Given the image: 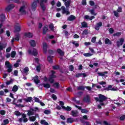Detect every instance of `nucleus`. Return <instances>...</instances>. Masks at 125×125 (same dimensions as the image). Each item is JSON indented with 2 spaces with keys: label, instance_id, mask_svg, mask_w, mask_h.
<instances>
[{
  "label": "nucleus",
  "instance_id": "obj_55",
  "mask_svg": "<svg viewBox=\"0 0 125 125\" xmlns=\"http://www.w3.org/2000/svg\"><path fill=\"white\" fill-rule=\"evenodd\" d=\"M69 71H74V66L73 65H70L69 66Z\"/></svg>",
  "mask_w": 125,
  "mask_h": 125
},
{
  "label": "nucleus",
  "instance_id": "obj_21",
  "mask_svg": "<svg viewBox=\"0 0 125 125\" xmlns=\"http://www.w3.org/2000/svg\"><path fill=\"white\" fill-rule=\"evenodd\" d=\"M24 36L26 38H33V34L31 32L25 33L24 34Z\"/></svg>",
  "mask_w": 125,
  "mask_h": 125
},
{
  "label": "nucleus",
  "instance_id": "obj_5",
  "mask_svg": "<svg viewBox=\"0 0 125 125\" xmlns=\"http://www.w3.org/2000/svg\"><path fill=\"white\" fill-rule=\"evenodd\" d=\"M104 90H107L109 91V90H111V91H117V89L116 88L113 87L112 85H109L107 87L104 88Z\"/></svg>",
  "mask_w": 125,
  "mask_h": 125
},
{
  "label": "nucleus",
  "instance_id": "obj_56",
  "mask_svg": "<svg viewBox=\"0 0 125 125\" xmlns=\"http://www.w3.org/2000/svg\"><path fill=\"white\" fill-rule=\"evenodd\" d=\"M44 113L45 114V115H49V114H50V110H45L44 111Z\"/></svg>",
  "mask_w": 125,
  "mask_h": 125
},
{
  "label": "nucleus",
  "instance_id": "obj_22",
  "mask_svg": "<svg viewBox=\"0 0 125 125\" xmlns=\"http://www.w3.org/2000/svg\"><path fill=\"white\" fill-rule=\"evenodd\" d=\"M84 19H87V20H92V19H94V18H95V17L92 16L91 17H90L88 15H85L84 17Z\"/></svg>",
  "mask_w": 125,
  "mask_h": 125
},
{
  "label": "nucleus",
  "instance_id": "obj_39",
  "mask_svg": "<svg viewBox=\"0 0 125 125\" xmlns=\"http://www.w3.org/2000/svg\"><path fill=\"white\" fill-rule=\"evenodd\" d=\"M66 7H69L71 4V0H68L64 3Z\"/></svg>",
  "mask_w": 125,
  "mask_h": 125
},
{
  "label": "nucleus",
  "instance_id": "obj_29",
  "mask_svg": "<svg viewBox=\"0 0 125 125\" xmlns=\"http://www.w3.org/2000/svg\"><path fill=\"white\" fill-rule=\"evenodd\" d=\"M15 40L17 41V42L20 41V34H19V33H18L15 35Z\"/></svg>",
  "mask_w": 125,
  "mask_h": 125
},
{
  "label": "nucleus",
  "instance_id": "obj_26",
  "mask_svg": "<svg viewBox=\"0 0 125 125\" xmlns=\"http://www.w3.org/2000/svg\"><path fill=\"white\" fill-rule=\"evenodd\" d=\"M19 88L18 87V86H17V85H15L13 86L12 89V91H13L14 92H16V91L18 90Z\"/></svg>",
  "mask_w": 125,
  "mask_h": 125
},
{
  "label": "nucleus",
  "instance_id": "obj_42",
  "mask_svg": "<svg viewBox=\"0 0 125 125\" xmlns=\"http://www.w3.org/2000/svg\"><path fill=\"white\" fill-rule=\"evenodd\" d=\"M89 12H90V14L92 15H94V16H96V15H97V13H95V12H94V10L92 9V10H90L89 11Z\"/></svg>",
  "mask_w": 125,
  "mask_h": 125
},
{
  "label": "nucleus",
  "instance_id": "obj_58",
  "mask_svg": "<svg viewBox=\"0 0 125 125\" xmlns=\"http://www.w3.org/2000/svg\"><path fill=\"white\" fill-rule=\"evenodd\" d=\"M34 100H35V102H37V103H40L41 102L40 101V99H39L38 98H37V97H35Z\"/></svg>",
  "mask_w": 125,
  "mask_h": 125
},
{
  "label": "nucleus",
  "instance_id": "obj_52",
  "mask_svg": "<svg viewBox=\"0 0 125 125\" xmlns=\"http://www.w3.org/2000/svg\"><path fill=\"white\" fill-rule=\"evenodd\" d=\"M23 72L25 74H27L29 72V68L28 67H25L23 69Z\"/></svg>",
  "mask_w": 125,
  "mask_h": 125
},
{
  "label": "nucleus",
  "instance_id": "obj_16",
  "mask_svg": "<svg viewBox=\"0 0 125 125\" xmlns=\"http://www.w3.org/2000/svg\"><path fill=\"white\" fill-rule=\"evenodd\" d=\"M15 30L16 32H20V31H21V27L20 26V24H17L15 26Z\"/></svg>",
  "mask_w": 125,
  "mask_h": 125
},
{
  "label": "nucleus",
  "instance_id": "obj_51",
  "mask_svg": "<svg viewBox=\"0 0 125 125\" xmlns=\"http://www.w3.org/2000/svg\"><path fill=\"white\" fill-rule=\"evenodd\" d=\"M81 113L84 114H87V113H88V111L86 109H82L81 110Z\"/></svg>",
  "mask_w": 125,
  "mask_h": 125
},
{
  "label": "nucleus",
  "instance_id": "obj_10",
  "mask_svg": "<svg viewBox=\"0 0 125 125\" xmlns=\"http://www.w3.org/2000/svg\"><path fill=\"white\" fill-rule=\"evenodd\" d=\"M14 7H15V6L13 4H10L5 8V11L8 12V11H10L11 9H13Z\"/></svg>",
  "mask_w": 125,
  "mask_h": 125
},
{
  "label": "nucleus",
  "instance_id": "obj_53",
  "mask_svg": "<svg viewBox=\"0 0 125 125\" xmlns=\"http://www.w3.org/2000/svg\"><path fill=\"white\" fill-rule=\"evenodd\" d=\"M48 81L50 83H54V79H53V78H51V77L49 78Z\"/></svg>",
  "mask_w": 125,
  "mask_h": 125
},
{
  "label": "nucleus",
  "instance_id": "obj_34",
  "mask_svg": "<svg viewBox=\"0 0 125 125\" xmlns=\"http://www.w3.org/2000/svg\"><path fill=\"white\" fill-rule=\"evenodd\" d=\"M71 115L73 117H78V112H75V111L72 110Z\"/></svg>",
  "mask_w": 125,
  "mask_h": 125
},
{
  "label": "nucleus",
  "instance_id": "obj_25",
  "mask_svg": "<svg viewBox=\"0 0 125 125\" xmlns=\"http://www.w3.org/2000/svg\"><path fill=\"white\" fill-rule=\"evenodd\" d=\"M97 74L98 76L100 77H104L105 76V74H108V72L107 71H104V73L103 72H97Z\"/></svg>",
  "mask_w": 125,
  "mask_h": 125
},
{
  "label": "nucleus",
  "instance_id": "obj_43",
  "mask_svg": "<svg viewBox=\"0 0 125 125\" xmlns=\"http://www.w3.org/2000/svg\"><path fill=\"white\" fill-rule=\"evenodd\" d=\"M16 55V52L13 51L11 52V57H12V58H14Z\"/></svg>",
  "mask_w": 125,
  "mask_h": 125
},
{
  "label": "nucleus",
  "instance_id": "obj_31",
  "mask_svg": "<svg viewBox=\"0 0 125 125\" xmlns=\"http://www.w3.org/2000/svg\"><path fill=\"white\" fill-rule=\"evenodd\" d=\"M62 109L65 110V111H71L72 110V107L67 106L66 107L65 106H62Z\"/></svg>",
  "mask_w": 125,
  "mask_h": 125
},
{
  "label": "nucleus",
  "instance_id": "obj_14",
  "mask_svg": "<svg viewBox=\"0 0 125 125\" xmlns=\"http://www.w3.org/2000/svg\"><path fill=\"white\" fill-rule=\"evenodd\" d=\"M61 9L62 11V13L66 14V15H68L70 14V12L69 11L66 10V8H65V7L62 6L61 7Z\"/></svg>",
  "mask_w": 125,
  "mask_h": 125
},
{
  "label": "nucleus",
  "instance_id": "obj_20",
  "mask_svg": "<svg viewBox=\"0 0 125 125\" xmlns=\"http://www.w3.org/2000/svg\"><path fill=\"white\" fill-rule=\"evenodd\" d=\"M29 43L33 47H35V46L37 45L36 44V41H35V40H30Z\"/></svg>",
  "mask_w": 125,
  "mask_h": 125
},
{
  "label": "nucleus",
  "instance_id": "obj_57",
  "mask_svg": "<svg viewBox=\"0 0 125 125\" xmlns=\"http://www.w3.org/2000/svg\"><path fill=\"white\" fill-rule=\"evenodd\" d=\"M15 115H16V116H21V113L19 111H17L15 112Z\"/></svg>",
  "mask_w": 125,
  "mask_h": 125
},
{
  "label": "nucleus",
  "instance_id": "obj_4",
  "mask_svg": "<svg viewBox=\"0 0 125 125\" xmlns=\"http://www.w3.org/2000/svg\"><path fill=\"white\" fill-rule=\"evenodd\" d=\"M38 2H39V0H36V1L33 2V3L32 4L31 10H32V11L36 10V8H37V6H38Z\"/></svg>",
  "mask_w": 125,
  "mask_h": 125
},
{
  "label": "nucleus",
  "instance_id": "obj_24",
  "mask_svg": "<svg viewBox=\"0 0 125 125\" xmlns=\"http://www.w3.org/2000/svg\"><path fill=\"white\" fill-rule=\"evenodd\" d=\"M52 86H53V87H55V88H57V89H58V88H59V87H60V85H59V83H55L53 84Z\"/></svg>",
  "mask_w": 125,
  "mask_h": 125
},
{
  "label": "nucleus",
  "instance_id": "obj_50",
  "mask_svg": "<svg viewBox=\"0 0 125 125\" xmlns=\"http://www.w3.org/2000/svg\"><path fill=\"white\" fill-rule=\"evenodd\" d=\"M122 35V32H117L113 34V37H120Z\"/></svg>",
  "mask_w": 125,
  "mask_h": 125
},
{
  "label": "nucleus",
  "instance_id": "obj_60",
  "mask_svg": "<svg viewBox=\"0 0 125 125\" xmlns=\"http://www.w3.org/2000/svg\"><path fill=\"white\" fill-rule=\"evenodd\" d=\"M49 28L52 30H53V28H54V26L53 25V24L51 23L50 24V25H49Z\"/></svg>",
  "mask_w": 125,
  "mask_h": 125
},
{
  "label": "nucleus",
  "instance_id": "obj_3",
  "mask_svg": "<svg viewBox=\"0 0 125 125\" xmlns=\"http://www.w3.org/2000/svg\"><path fill=\"white\" fill-rule=\"evenodd\" d=\"M6 68H7V72L8 73H11L12 72V65L10 64V62L8 61H6L5 62Z\"/></svg>",
  "mask_w": 125,
  "mask_h": 125
},
{
  "label": "nucleus",
  "instance_id": "obj_35",
  "mask_svg": "<svg viewBox=\"0 0 125 125\" xmlns=\"http://www.w3.org/2000/svg\"><path fill=\"white\" fill-rule=\"evenodd\" d=\"M41 125H49V124H48V123L46 122L45 120H42L41 121Z\"/></svg>",
  "mask_w": 125,
  "mask_h": 125
},
{
  "label": "nucleus",
  "instance_id": "obj_19",
  "mask_svg": "<svg viewBox=\"0 0 125 125\" xmlns=\"http://www.w3.org/2000/svg\"><path fill=\"white\" fill-rule=\"evenodd\" d=\"M82 76H83V78H85V77L87 76L86 74H85V73H77V74H76V78H80V77H82Z\"/></svg>",
  "mask_w": 125,
  "mask_h": 125
},
{
  "label": "nucleus",
  "instance_id": "obj_59",
  "mask_svg": "<svg viewBox=\"0 0 125 125\" xmlns=\"http://www.w3.org/2000/svg\"><path fill=\"white\" fill-rule=\"evenodd\" d=\"M0 113L1 115H2V116L5 115V114H6L5 110H0Z\"/></svg>",
  "mask_w": 125,
  "mask_h": 125
},
{
  "label": "nucleus",
  "instance_id": "obj_40",
  "mask_svg": "<svg viewBox=\"0 0 125 125\" xmlns=\"http://www.w3.org/2000/svg\"><path fill=\"white\" fill-rule=\"evenodd\" d=\"M84 88H85V87H84L83 85H81L78 86L77 89L78 90H84Z\"/></svg>",
  "mask_w": 125,
  "mask_h": 125
},
{
  "label": "nucleus",
  "instance_id": "obj_2",
  "mask_svg": "<svg viewBox=\"0 0 125 125\" xmlns=\"http://www.w3.org/2000/svg\"><path fill=\"white\" fill-rule=\"evenodd\" d=\"M27 112V116H33V115H35L34 112H40V109L36 107L34 108H30V110H28Z\"/></svg>",
  "mask_w": 125,
  "mask_h": 125
},
{
  "label": "nucleus",
  "instance_id": "obj_30",
  "mask_svg": "<svg viewBox=\"0 0 125 125\" xmlns=\"http://www.w3.org/2000/svg\"><path fill=\"white\" fill-rule=\"evenodd\" d=\"M1 43L0 42V51L1 50H3V49L6 47L7 45L6 44H3V45H0Z\"/></svg>",
  "mask_w": 125,
  "mask_h": 125
},
{
  "label": "nucleus",
  "instance_id": "obj_61",
  "mask_svg": "<svg viewBox=\"0 0 125 125\" xmlns=\"http://www.w3.org/2000/svg\"><path fill=\"white\" fill-rule=\"evenodd\" d=\"M48 52L50 55H52L54 53V52L52 50H49Z\"/></svg>",
  "mask_w": 125,
  "mask_h": 125
},
{
  "label": "nucleus",
  "instance_id": "obj_1",
  "mask_svg": "<svg viewBox=\"0 0 125 125\" xmlns=\"http://www.w3.org/2000/svg\"><path fill=\"white\" fill-rule=\"evenodd\" d=\"M95 100L96 102H100V105L101 106H105V104H104V101L107 100L108 98L104 95H103L101 94H99V98L98 97H95Z\"/></svg>",
  "mask_w": 125,
  "mask_h": 125
},
{
  "label": "nucleus",
  "instance_id": "obj_38",
  "mask_svg": "<svg viewBox=\"0 0 125 125\" xmlns=\"http://www.w3.org/2000/svg\"><path fill=\"white\" fill-rule=\"evenodd\" d=\"M43 86L45 88H50V84L49 83H44L43 84Z\"/></svg>",
  "mask_w": 125,
  "mask_h": 125
},
{
  "label": "nucleus",
  "instance_id": "obj_49",
  "mask_svg": "<svg viewBox=\"0 0 125 125\" xmlns=\"http://www.w3.org/2000/svg\"><path fill=\"white\" fill-rule=\"evenodd\" d=\"M93 54L89 53H86L84 54V56L85 57H90V56H92Z\"/></svg>",
  "mask_w": 125,
  "mask_h": 125
},
{
  "label": "nucleus",
  "instance_id": "obj_18",
  "mask_svg": "<svg viewBox=\"0 0 125 125\" xmlns=\"http://www.w3.org/2000/svg\"><path fill=\"white\" fill-rule=\"evenodd\" d=\"M43 51L44 53H46L47 51V44L45 42L43 43Z\"/></svg>",
  "mask_w": 125,
  "mask_h": 125
},
{
  "label": "nucleus",
  "instance_id": "obj_6",
  "mask_svg": "<svg viewBox=\"0 0 125 125\" xmlns=\"http://www.w3.org/2000/svg\"><path fill=\"white\" fill-rule=\"evenodd\" d=\"M29 54H32L34 56H37L38 55V51L35 48H33V50L32 51L31 50L28 51Z\"/></svg>",
  "mask_w": 125,
  "mask_h": 125
},
{
  "label": "nucleus",
  "instance_id": "obj_8",
  "mask_svg": "<svg viewBox=\"0 0 125 125\" xmlns=\"http://www.w3.org/2000/svg\"><path fill=\"white\" fill-rule=\"evenodd\" d=\"M27 8V6H22L20 9V12L21 13V14H26V8Z\"/></svg>",
  "mask_w": 125,
  "mask_h": 125
},
{
  "label": "nucleus",
  "instance_id": "obj_54",
  "mask_svg": "<svg viewBox=\"0 0 125 125\" xmlns=\"http://www.w3.org/2000/svg\"><path fill=\"white\" fill-rule=\"evenodd\" d=\"M113 13L114 14V16L116 17H119V16H120V15L119 14V13H118V12L116 11H114L113 12Z\"/></svg>",
  "mask_w": 125,
  "mask_h": 125
},
{
  "label": "nucleus",
  "instance_id": "obj_9",
  "mask_svg": "<svg viewBox=\"0 0 125 125\" xmlns=\"http://www.w3.org/2000/svg\"><path fill=\"white\" fill-rule=\"evenodd\" d=\"M48 0H41V2H40V5L42 9V10H45V6L44 3H45V2H47Z\"/></svg>",
  "mask_w": 125,
  "mask_h": 125
},
{
  "label": "nucleus",
  "instance_id": "obj_36",
  "mask_svg": "<svg viewBox=\"0 0 125 125\" xmlns=\"http://www.w3.org/2000/svg\"><path fill=\"white\" fill-rule=\"evenodd\" d=\"M53 70H59L60 69V66L59 65H55L52 66Z\"/></svg>",
  "mask_w": 125,
  "mask_h": 125
},
{
  "label": "nucleus",
  "instance_id": "obj_12",
  "mask_svg": "<svg viewBox=\"0 0 125 125\" xmlns=\"http://www.w3.org/2000/svg\"><path fill=\"white\" fill-rule=\"evenodd\" d=\"M33 79L34 83H35L36 84H39V83H41V81L39 80V76L37 75L35 76V77H34Z\"/></svg>",
  "mask_w": 125,
  "mask_h": 125
},
{
  "label": "nucleus",
  "instance_id": "obj_64",
  "mask_svg": "<svg viewBox=\"0 0 125 125\" xmlns=\"http://www.w3.org/2000/svg\"><path fill=\"white\" fill-rule=\"evenodd\" d=\"M96 42V37H93L91 39V42H93L94 43V42Z\"/></svg>",
  "mask_w": 125,
  "mask_h": 125
},
{
  "label": "nucleus",
  "instance_id": "obj_63",
  "mask_svg": "<svg viewBox=\"0 0 125 125\" xmlns=\"http://www.w3.org/2000/svg\"><path fill=\"white\" fill-rule=\"evenodd\" d=\"M36 70H37V72H41V66L38 65L36 67Z\"/></svg>",
  "mask_w": 125,
  "mask_h": 125
},
{
  "label": "nucleus",
  "instance_id": "obj_11",
  "mask_svg": "<svg viewBox=\"0 0 125 125\" xmlns=\"http://www.w3.org/2000/svg\"><path fill=\"white\" fill-rule=\"evenodd\" d=\"M102 26V22H99L96 23V25L95 26V29L97 31H98L99 29H100V27Z\"/></svg>",
  "mask_w": 125,
  "mask_h": 125
},
{
  "label": "nucleus",
  "instance_id": "obj_15",
  "mask_svg": "<svg viewBox=\"0 0 125 125\" xmlns=\"http://www.w3.org/2000/svg\"><path fill=\"white\" fill-rule=\"evenodd\" d=\"M117 119L119 120L121 122H124L125 120V115L122 114L120 116L117 117Z\"/></svg>",
  "mask_w": 125,
  "mask_h": 125
},
{
  "label": "nucleus",
  "instance_id": "obj_44",
  "mask_svg": "<svg viewBox=\"0 0 125 125\" xmlns=\"http://www.w3.org/2000/svg\"><path fill=\"white\" fill-rule=\"evenodd\" d=\"M13 83V79H11L9 81L6 82V84L7 85H9V84H10V83Z\"/></svg>",
  "mask_w": 125,
  "mask_h": 125
},
{
  "label": "nucleus",
  "instance_id": "obj_7",
  "mask_svg": "<svg viewBox=\"0 0 125 125\" xmlns=\"http://www.w3.org/2000/svg\"><path fill=\"white\" fill-rule=\"evenodd\" d=\"M124 42H125V39L124 38H121L119 41L117 42V46H118V47H120L121 45L124 44Z\"/></svg>",
  "mask_w": 125,
  "mask_h": 125
},
{
  "label": "nucleus",
  "instance_id": "obj_62",
  "mask_svg": "<svg viewBox=\"0 0 125 125\" xmlns=\"http://www.w3.org/2000/svg\"><path fill=\"white\" fill-rule=\"evenodd\" d=\"M52 98L53 99V100H57V97H56V95L54 94L52 95Z\"/></svg>",
  "mask_w": 125,
  "mask_h": 125
},
{
  "label": "nucleus",
  "instance_id": "obj_47",
  "mask_svg": "<svg viewBox=\"0 0 125 125\" xmlns=\"http://www.w3.org/2000/svg\"><path fill=\"white\" fill-rule=\"evenodd\" d=\"M47 61L49 63H52L53 61H52V59L51 58V56H48L47 57Z\"/></svg>",
  "mask_w": 125,
  "mask_h": 125
},
{
  "label": "nucleus",
  "instance_id": "obj_46",
  "mask_svg": "<svg viewBox=\"0 0 125 125\" xmlns=\"http://www.w3.org/2000/svg\"><path fill=\"white\" fill-rule=\"evenodd\" d=\"M82 26L83 28H86L87 27V23L85 21L82 23Z\"/></svg>",
  "mask_w": 125,
  "mask_h": 125
},
{
  "label": "nucleus",
  "instance_id": "obj_27",
  "mask_svg": "<svg viewBox=\"0 0 125 125\" xmlns=\"http://www.w3.org/2000/svg\"><path fill=\"white\" fill-rule=\"evenodd\" d=\"M24 100L25 102H32V101H33V98L31 97H29L27 99H24Z\"/></svg>",
  "mask_w": 125,
  "mask_h": 125
},
{
  "label": "nucleus",
  "instance_id": "obj_45",
  "mask_svg": "<svg viewBox=\"0 0 125 125\" xmlns=\"http://www.w3.org/2000/svg\"><path fill=\"white\" fill-rule=\"evenodd\" d=\"M16 107H19V108H23L24 107V105L21 104H14Z\"/></svg>",
  "mask_w": 125,
  "mask_h": 125
},
{
  "label": "nucleus",
  "instance_id": "obj_48",
  "mask_svg": "<svg viewBox=\"0 0 125 125\" xmlns=\"http://www.w3.org/2000/svg\"><path fill=\"white\" fill-rule=\"evenodd\" d=\"M72 44H74L76 47H79V46H80V44L79 43H77L76 41L72 42Z\"/></svg>",
  "mask_w": 125,
  "mask_h": 125
},
{
  "label": "nucleus",
  "instance_id": "obj_37",
  "mask_svg": "<svg viewBox=\"0 0 125 125\" xmlns=\"http://www.w3.org/2000/svg\"><path fill=\"white\" fill-rule=\"evenodd\" d=\"M37 117L36 116H31L29 117V121L31 122H35Z\"/></svg>",
  "mask_w": 125,
  "mask_h": 125
},
{
  "label": "nucleus",
  "instance_id": "obj_41",
  "mask_svg": "<svg viewBox=\"0 0 125 125\" xmlns=\"http://www.w3.org/2000/svg\"><path fill=\"white\" fill-rule=\"evenodd\" d=\"M4 20V15L0 13V21H2Z\"/></svg>",
  "mask_w": 125,
  "mask_h": 125
},
{
  "label": "nucleus",
  "instance_id": "obj_33",
  "mask_svg": "<svg viewBox=\"0 0 125 125\" xmlns=\"http://www.w3.org/2000/svg\"><path fill=\"white\" fill-rule=\"evenodd\" d=\"M75 19H76V17L73 15H71L68 18V20H69V21H73V20H75Z\"/></svg>",
  "mask_w": 125,
  "mask_h": 125
},
{
  "label": "nucleus",
  "instance_id": "obj_13",
  "mask_svg": "<svg viewBox=\"0 0 125 125\" xmlns=\"http://www.w3.org/2000/svg\"><path fill=\"white\" fill-rule=\"evenodd\" d=\"M83 101H84L86 103H89V102H90V97H89V95H87L86 97H84L83 98Z\"/></svg>",
  "mask_w": 125,
  "mask_h": 125
},
{
  "label": "nucleus",
  "instance_id": "obj_32",
  "mask_svg": "<svg viewBox=\"0 0 125 125\" xmlns=\"http://www.w3.org/2000/svg\"><path fill=\"white\" fill-rule=\"evenodd\" d=\"M8 124H9V121H8V119H5L3 120V123H2L1 125H8Z\"/></svg>",
  "mask_w": 125,
  "mask_h": 125
},
{
  "label": "nucleus",
  "instance_id": "obj_28",
  "mask_svg": "<svg viewBox=\"0 0 125 125\" xmlns=\"http://www.w3.org/2000/svg\"><path fill=\"white\" fill-rule=\"evenodd\" d=\"M104 42L105 44H112V41H110L108 38L105 39Z\"/></svg>",
  "mask_w": 125,
  "mask_h": 125
},
{
  "label": "nucleus",
  "instance_id": "obj_17",
  "mask_svg": "<svg viewBox=\"0 0 125 125\" xmlns=\"http://www.w3.org/2000/svg\"><path fill=\"white\" fill-rule=\"evenodd\" d=\"M57 52L58 53L60 56H64L65 52H64L61 49H58L57 50Z\"/></svg>",
  "mask_w": 125,
  "mask_h": 125
},
{
  "label": "nucleus",
  "instance_id": "obj_23",
  "mask_svg": "<svg viewBox=\"0 0 125 125\" xmlns=\"http://www.w3.org/2000/svg\"><path fill=\"white\" fill-rule=\"evenodd\" d=\"M74 122H75V120H74V118H68L67 119L66 123H67V124H73Z\"/></svg>",
  "mask_w": 125,
  "mask_h": 125
}]
</instances>
